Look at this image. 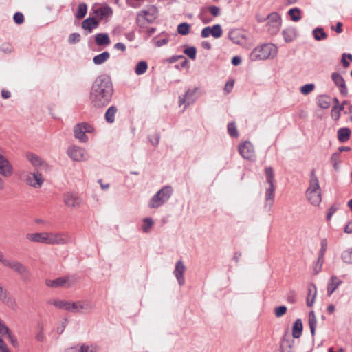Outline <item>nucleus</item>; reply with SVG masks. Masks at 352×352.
Instances as JSON below:
<instances>
[{"label": "nucleus", "instance_id": "obj_30", "mask_svg": "<svg viewBox=\"0 0 352 352\" xmlns=\"http://www.w3.org/2000/svg\"><path fill=\"white\" fill-rule=\"evenodd\" d=\"M341 283H342L341 280H340L336 276H332L331 277L330 280L328 283V285H327L328 295L331 296Z\"/></svg>", "mask_w": 352, "mask_h": 352}, {"label": "nucleus", "instance_id": "obj_16", "mask_svg": "<svg viewBox=\"0 0 352 352\" xmlns=\"http://www.w3.org/2000/svg\"><path fill=\"white\" fill-rule=\"evenodd\" d=\"M158 16V10L155 6H150L146 9L140 11L138 14V20L144 19L148 23H153Z\"/></svg>", "mask_w": 352, "mask_h": 352}, {"label": "nucleus", "instance_id": "obj_55", "mask_svg": "<svg viewBox=\"0 0 352 352\" xmlns=\"http://www.w3.org/2000/svg\"><path fill=\"white\" fill-rule=\"evenodd\" d=\"M80 41V35L78 33H72L68 36V42L70 44H75Z\"/></svg>", "mask_w": 352, "mask_h": 352}, {"label": "nucleus", "instance_id": "obj_38", "mask_svg": "<svg viewBox=\"0 0 352 352\" xmlns=\"http://www.w3.org/2000/svg\"><path fill=\"white\" fill-rule=\"evenodd\" d=\"M318 105L322 109H328L331 105V100L328 96H320L317 99Z\"/></svg>", "mask_w": 352, "mask_h": 352}, {"label": "nucleus", "instance_id": "obj_19", "mask_svg": "<svg viewBox=\"0 0 352 352\" xmlns=\"http://www.w3.org/2000/svg\"><path fill=\"white\" fill-rule=\"evenodd\" d=\"M186 270V267L182 260H179L176 262L175 269L173 271V274L175 276L178 284L180 286H182L185 283V278H184V272Z\"/></svg>", "mask_w": 352, "mask_h": 352}, {"label": "nucleus", "instance_id": "obj_26", "mask_svg": "<svg viewBox=\"0 0 352 352\" xmlns=\"http://www.w3.org/2000/svg\"><path fill=\"white\" fill-rule=\"evenodd\" d=\"M228 37L234 43L237 45H243L246 41L245 35L237 30L230 31Z\"/></svg>", "mask_w": 352, "mask_h": 352}, {"label": "nucleus", "instance_id": "obj_34", "mask_svg": "<svg viewBox=\"0 0 352 352\" xmlns=\"http://www.w3.org/2000/svg\"><path fill=\"white\" fill-rule=\"evenodd\" d=\"M302 320L300 319L296 320L292 329V336L298 338L302 334Z\"/></svg>", "mask_w": 352, "mask_h": 352}, {"label": "nucleus", "instance_id": "obj_42", "mask_svg": "<svg viewBox=\"0 0 352 352\" xmlns=\"http://www.w3.org/2000/svg\"><path fill=\"white\" fill-rule=\"evenodd\" d=\"M148 69V64L145 60L138 62L135 68V73L137 75L144 74Z\"/></svg>", "mask_w": 352, "mask_h": 352}, {"label": "nucleus", "instance_id": "obj_15", "mask_svg": "<svg viewBox=\"0 0 352 352\" xmlns=\"http://www.w3.org/2000/svg\"><path fill=\"white\" fill-rule=\"evenodd\" d=\"M94 309V305L91 301H77L72 302L71 312L88 314L91 312Z\"/></svg>", "mask_w": 352, "mask_h": 352}, {"label": "nucleus", "instance_id": "obj_62", "mask_svg": "<svg viewBox=\"0 0 352 352\" xmlns=\"http://www.w3.org/2000/svg\"><path fill=\"white\" fill-rule=\"evenodd\" d=\"M208 10L210 11L211 14L214 16H218L220 15V13H221L220 8L215 6H210L208 8Z\"/></svg>", "mask_w": 352, "mask_h": 352}, {"label": "nucleus", "instance_id": "obj_37", "mask_svg": "<svg viewBox=\"0 0 352 352\" xmlns=\"http://www.w3.org/2000/svg\"><path fill=\"white\" fill-rule=\"evenodd\" d=\"M154 220L151 217L142 219V230L144 233H149L154 226Z\"/></svg>", "mask_w": 352, "mask_h": 352}, {"label": "nucleus", "instance_id": "obj_2", "mask_svg": "<svg viewBox=\"0 0 352 352\" xmlns=\"http://www.w3.org/2000/svg\"><path fill=\"white\" fill-rule=\"evenodd\" d=\"M305 195L311 205L318 206L320 204L322 201V190L314 170H312L311 173L309 187L305 192Z\"/></svg>", "mask_w": 352, "mask_h": 352}, {"label": "nucleus", "instance_id": "obj_53", "mask_svg": "<svg viewBox=\"0 0 352 352\" xmlns=\"http://www.w3.org/2000/svg\"><path fill=\"white\" fill-rule=\"evenodd\" d=\"M184 52L192 60L195 59L197 50L195 47H188L184 50Z\"/></svg>", "mask_w": 352, "mask_h": 352}, {"label": "nucleus", "instance_id": "obj_61", "mask_svg": "<svg viewBox=\"0 0 352 352\" xmlns=\"http://www.w3.org/2000/svg\"><path fill=\"white\" fill-rule=\"evenodd\" d=\"M331 116L334 120H338L340 117V112L338 110L337 106H333L331 111Z\"/></svg>", "mask_w": 352, "mask_h": 352}, {"label": "nucleus", "instance_id": "obj_29", "mask_svg": "<svg viewBox=\"0 0 352 352\" xmlns=\"http://www.w3.org/2000/svg\"><path fill=\"white\" fill-rule=\"evenodd\" d=\"M96 43L98 46H105L110 44L111 41L107 33H98L95 36Z\"/></svg>", "mask_w": 352, "mask_h": 352}, {"label": "nucleus", "instance_id": "obj_12", "mask_svg": "<svg viewBox=\"0 0 352 352\" xmlns=\"http://www.w3.org/2000/svg\"><path fill=\"white\" fill-rule=\"evenodd\" d=\"M239 152L241 157L250 161H254L256 159L255 151L253 144L249 142L245 141L239 145Z\"/></svg>", "mask_w": 352, "mask_h": 352}, {"label": "nucleus", "instance_id": "obj_48", "mask_svg": "<svg viewBox=\"0 0 352 352\" xmlns=\"http://www.w3.org/2000/svg\"><path fill=\"white\" fill-rule=\"evenodd\" d=\"M228 132L232 138H236L239 136L238 130L234 122H230L228 124Z\"/></svg>", "mask_w": 352, "mask_h": 352}, {"label": "nucleus", "instance_id": "obj_23", "mask_svg": "<svg viewBox=\"0 0 352 352\" xmlns=\"http://www.w3.org/2000/svg\"><path fill=\"white\" fill-rule=\"evenodd\" d=\"M275 190V184H269V187L266 188L265 194V202L264 208L267 210H270L273 205Z\"/></svg>", "mask_w": 352, "mask_h": 352}, {"label": "nucleus", "instance_id": "obj_36", "mask_svg": "<svg viewBox=\"0 0 352 352\" xmlns=\"http://www.w3.org/2000/svg\"><path fill=\"white\" fill-rule=\"evenodd\" d=\"M110 57V54L107 52H103L93 58V62L95 65H99L106 62Z\"/></svg>", "mask_w": 352, "mask_h": 352}, {"label": "nucleus", "instance_id": "obj_64", "mask_svg": "<svg viewBox=\"0 0 352 352\" xmlns=\"http://www.w3.org/2000/svg\"><path fill=\"white\" fill-rule=\"evenodd\" d=\"M68 323L67 319H64L61 323L59 324V326L56 329V331L58 334H62L65 330V327L67 326Z\"/></svg>", "mask_w": 352, "mask_h": 352}, {"label": "nucleus", "instance_id": "obj_45", "mask_svg": "<svg viewBox=\"0 0 352 352\" xmlns=\"http://www.w3.org/2000/svg\"><path fill=\"white\" fill-rule=\"evenodd\" d=\"M265 174H266V182L268 184H274V175L273 168L270 166L267 167L265 168Z\"/></svg>", "mask_w": 352, "mask_h": 352}, {"label": "nucleus", "instance_id": "obj_9", "mask_svg": "<svg viewBox=\"0 0 352 352\" xmlns=\"http://www.w3.org/2000/svg\"><path fill=\"white\" fill-rule=\"evenodd\" d=\"M67 154L74 162H86L89 160V154L87 151L80 146L72 145L68 147Z\"/></svg>", "mask_w": 352, "mask_h": 352}, {"label": "nucleus", "instance_id": "obj_13", "mask_svg": "<svg viewBox=\"0 0 352 352\" xmlns=\"http://www.w3.org/2000/svg\"><path fill=\"white\" fill-rule=\"evenodd\" d=\"M198 87H195L192 89H188L183 96L179 97V106L184 104L183 111H184L188 106L195 102L197 99V97L195 96Z\"/></svg>", "mask_w": 352, "mask_h": 352}, {"label": "nucleus", "instance_id": "obj_43", "mask_svg": "<svg viewBox=\"0 0 352 352\" xmlns=\"http://www.w3.org/2000/svg\"><path fill=\"white\" fill-rule=\"evenodd\" d=\"M190 25L188 23H182L177 26V32L183 36H186L190 33Z\"/></svg>", "mask_w": 352, "mask_h": 352}, {"label": "nucleus", "instance_id": "obj_17", "mask_svg": "<svg viewBox=\"0 0 352 352\" xmlns=\"http://www.w3.org/2000/svg\"><path fill=\"white\" fill-rule=\"evenodd\" d=\"M14 173V168L9 160L0 153V175L3 177H10Z\"/></svg>", "mask_w": 352, "mask_h": 352}, {"label": "nucleus", "instance_id": "obj_27", "mask_svg": "<svg viewBox=\"0 0 352 352\" xmlns=\"http://www.w3.org/2000/svg\"><path fill=\"white\" fill-rule=\"evenodd\" d=\"M317 294V288L315 284L311 283L308 285V294L307 296V305L312 307L315 302L316 296Z\"/></svg>", "mask_w": 352, "mask_h": 352}, {"label": "nucleus", "instance_id": "obj_51", "mask_svg": "<svg viewBox=\"0 0 352 352\" xmlns=\"http://www.w3.org/2000/svg\"><path fill=\"white\" fill-rule=\"evenodd\" d=\"M327 240L326 239H322L320 242V250L319 252L318 258L323 259L324 254L327 249Z\"/></svg>", "mask_w": 352, "mask_h": 352}, {"label": "nucleus", "instance_id": "obj_28", "mask_svg": "<svg viewBox=\"0 0 352 352\" xmlns=\"http://www.w3.org/2000/svg\"><path fill=\"white\" fill-rule=\"evenodd\" d=\"M98 25V21H96L94 18L89 17L84 20L82 23V28L88 31L89 33L91 32V31L96 28Z\"/></svg>", "mask_w": 352, "mask_h": 352}, {"label": "nucleus", "instance_id": "obj_11", "mask_svg": "<svg viewBox=\"0 0 352 352\" xmlns=\"http://www.w3.org/2000/svg\"><path fill=\"white\" fill-rule=\"evenodd\" d=\"M74 283L75 278L74 276H63L54 280L47 279L45 280L46 285L52 288L59 287H70L74 284Z\"/></svg>", "mask_w": 352, "mask_h": 352}, {"label": "nucleus", "instance_id": "obj_33", "mask_svg": "<svg viewBox=\"0 0 352 352\" xmlns=\"http://www.w3.org/2000/svg\"><path fill=\"white\" fill-rule=\"evenodd\" d=\"M118 111L116 106L109 107L104 114V118L108 123H113L115 121V116Z\"/></svg>", "mask_w": 352, "mask_h": 352}, {"label": "nucleus", "instance_id": "obj_54", "mask_svg": "<svg viewBox=\"0 0 352 352\" xmlns=\"http://www.w3.org/2000/svg\"><path fill=\"white\" fill-rule=\"evenodd\" d=\"M294 340L292 338H287L285 337L283 338L282 344H281V349H287L289 348L292 349L293 345H294Z\"/></svg>", "mask_w": 352, "mask_h": 352}, {"label": "nucleus", "instance_id": "obj_46", "mask_svg": "<svg viewBox=\"0 0 352 352\" xmlns=\"http://www.w3.org/2000/svg\"><path fill=\"white\" fill-rule=\"evenodd\" d=\"M87 12V6L85 3H80L78 6L76 16L78 19L83 18Z\"/></svg>", "mask_w": 352, "mask_h": 352}, {"label": "nucleus", "instance_id": "obj_18", "mask_svg": "<svg viewBox=\"0 0 352 352\" xmlns=\"http://www.w3.org/2000/svg\"><path fill=\"white\" fill-rule=\"evenodd\" d=\"M331 79L334 84L339 88L340 93L342 96H346L348 95V88L342 76L338 72H333L331 74Z\"/></svg>", "mask_w": 352, "mask_h": 352}, {"label": "nucleus", "instance_id": "obj_35", "mask_svg": "<svg viewBox=\"0 0 352 352\" xmlns=\"http://www.w3.org/2000/svg\"><path fill=\"white\" fill-rule=\"evenodd\" d=\"M52 304L58 309H64L68 311H72V302L54 300L52 302Z\"/></svg>", "mask_w": 352, "mask_h": 352}, {"label": "nucleus", "instance_id": "obj_24", "mask_svg": "<svg viewBox=\"0 0 352 352\" xmlns=\"http://www.w3.org/2000/svg\"><path fill=\"white\" fill-rule=\"evenodd\" d=\"M10 330L9 327L0 319V352H11L2 338L9 333Z\"/></svg>", "mask_w": 352, "mask_h": 352}, {"label": "nucleus", "instance_id": "obj_57", "mask_svg": "<svg viewBox=\"0 0 352 352\" xmlns=\"http://www.w3.org/2000/svg\"><path fill=\"white\" fill-rule=\"evenodd\" d=\"M324 259L318 258L316 265L314 267V272L315 274H318L322 270Z\"/></svg>", "mask_w": 352, "mask_h": 352}, {"label": "nucleus", "instance_id": "obj_52", "mask_svg": "<svg viewBox=\"0 0 352 352\" xmlns=\"http://www.w3.org/2000/svg\"><path fill=\"white\" fill-rule=\"evenodd\" d=\"M78 352H96L97 346L94 345L82 344L78 349Z\"/></svg>", "mask_w": 352, "mask_h": 352}, {"label": "nucleus", "instance_id": "obj_4", "mask_svg": "<svg viewBox=\"0 0 352 352\" xmlns=\"http://www.w3.org/2000/svg\"><path fill=\"white\" fill-rule=\"evenodd\" d=\"M173 192L172 186H164L151 198L148 203V208L153 209L161 207L170 199Z\"/></svg>", "mask_w": 352, "mask_h": 352}, {"label": "nucleus", "instance_id": "obj_63", "mask_svg": "<svg viewBox=\"0 0 352 352\" xmlns=\"http://www.w3.org/2000/svg\"><path fill=\"white\" fill-rule=\"evenodd\" d=\"M287 302L289 303H295L296 302V295L294 291H290L287 296Z\"/></svg>", "mask_w": 352, "mask_h": 352}, {"label": "nucleus", "instance_id": "obj_7", "mask_svg": "<svg viewBox=\"0 0 352 352\" xmlns=\"http://www.w3.org/2000/svg\"><path fill=\"white\" fill-rule=\"evenodd\" d=\"M71 242V237L64 232H47V245H64Z\"/></svg>", "mask_w": 352, "mask_h": 352}, {"label": "nucleus", "instance_id": "obj_8", "mask_svg": "<svg viewBox=\"0 0 352 352\" xmlns=\"http://www.w3.org/2000/svg\"><path fill=\"white\" fill-rule=\"evenodd\" d=\"M41 170H34L24 174L23 181L29 186L34 188H40L44 183L45 179Z\"/></svg>", "mask_w": 352, "mask_h": 352}, {"label": "nucleus", "instance_id": "obj_6", "mask_svg": "<svg viewBox=\"0 0 352 352\" xmlns=\"http://www.w3.org/2000/svg\"><path fill=\"white\" fill-rule=\"evenodd\" d=\"M0 263L6 267H8L22 276H29L30 273L28 267L21 262L12 259L6 258L4 254L0 258Z\"/></svg>", "mask_w": 352, "mask_h": 352}, {"label": "nucleus", "instance_id": "obj_1", "mask_svg": "<svg viewBox=\"0 0 352 352\" xmlns=\"http://www.w3.org/2000/svg\"><path fill=\"white\" fill-rule=\"evenodd\" d=\"M113 94V87L111 78L102 75L96 78L89 93V100L96 108H102L109 104Z\"/></svg>", "mask_w": 352, "mask_h": 352}, {"label": "nucleus", "instance_id": "obj_14", "mask_svg": "<svg viewBox=\"0 0 352 352\" xmlns=\"http://www.w3.org/2000/svg\"><path fill=\"white\" fill-rule=\"evenodd\" d=\"M26 158L34 167V170H39L41 171H47L49 170L47 164L38 155L32 153H28L26 154Z\"/></svg>", "mask_w": 352, "mask_h": 352}, {"label": "nucleus", "instance_id": "obj_49", "mask_svg": "<svg viewBox=\"0 0 352 352\" xmlns=\"http://www.w3.org/2000/svg\"><path fill=\"white\" fill-rule=\"evenodd\" d=\"M315 89V85L314 83H308L302 86L300 89V93L303 95H308Z\"/></svg>", "mask_w": 352, "mask_h": 352}, {"label": "nucleus", "instance_id": "obj_10", "mask_svg": "<svg viewBox=\"0 0 352 352\" xmlns=\"http://www.w3.org/2000/svg\"><path fill=\"white\" fill-rule=\"evenodd\" d=\"M267 32L272 35L276 34L281 26V17L277 12H272L267 15Z\"/></svg>", "mask_w": 352, "mask_h": 352}, {"label": "nucleus", "instance_id": "obj_32", "mask_svg": "<svg viewBox=\"0 0 352 352\" xmlns=\"http://www.w3.org/2000/svg\"><path fill=\"white\" fill-rule=\"evenodd\" d=\"M351 135V130L348 127L340 128L338 131V139L340 142H346Z\"/></svg>", "mask_w": 352, "mask_h": 352}, {"label": "nucleus", "instance_id": "obj_40", "mask_svg": "<svg viewBox=\"0 0 352 352\" xmlns=\"http://www.w3.org/2000/svg\"><path fill=\"white\" fill-rule=\"evenodd\" d=\"M317 320L314 311H311L309 313V325L312 336L315 334V330L316 327Z\"/></svg>", "mask_w": 352, "mask_h": 352}, {"label": "nucleus", "instance_id": "obj_31", "mask_svg": "<svg viewBox=\"0 0 352 352\" xmlns=\"http://www.w3.org/2000/svg\"><path fill=\"white\" fill-rule=\"evenodd\" d=\"M282 34L284 37L285 41L289 43L296 38V32L293 28H287L283 30Z\"/></svg>", "mask_w": 352, "mask_h": 352}, {"label": "nucleus", "instance_id": "obj_58", "mask_svg": "<svg viewBox=\"0 0 352 352\" xmlns=\"http://www.w3.org/2000/svg\"><path fill=\"white\" fill-rule=\"evenodd\" d=\"M0 50L5 54H10L13 51V47L9 43H4L1 45Z\"/></svg>", "mask_w": 352, "mask_h": 352}, {"label": "nucleus", "instance_id": "obj_22", "mask_svg": "<svg viewBox=\"0 0 352 352\" xmlns=\"http://www.w3.org/2000/svg\"><path fill=\"white\" fill-rule=\"evenodd\" d=\"M94 14L100 20L109 18L113 14L112 8L107 4L104 3L96 8H94Z\"/></svg>", "mask_w": 352, "mask_h": 352}, {"label": "nucleus", "instance_id": "obj_20", "mask_svg": "<svg viewBox=\"0 0 352 352\" xmlns=\"http://www.w3.org/2000/svg\"><path fill=\"white\" fill-rule=\"evenodd\" d=\"M64 204L69 208H78L81 204V199L75 193L66 192L63 195Z\"/></svg>", "mask_w": 352, "mask_h": 352}, {"label": "nucleus", "instance_id": "obj_41", "mask_svg": "<svg viewBox=\"0 0 352 352\" xmlns=\"http://www.w3.org/2000/svg\"><path fill=\"white\" fill-rule=\"evenodd\" d=\"M341 259L346 264H352V248L344 250L341 253Z\"/></svg>", "mask_w": 352, "mask_h": 352}, {"label": "nucleus", "instance_id": "obj_25", "mask_svg": "<svg viewBox=\"0 0 352 352\" xmlns=\"http://www.w3.org/2000/svg\"><path fill=\"white\" fill-rule=\"evenodd\" d=\"M25 238L31 242L46 244L47 232L28 233Z\"/></svg>", "mask_w": 352, "mask_h": 352}, {"label": "nucleus", "instance_id": "obj_21", "mask_svg": "<svg viewBox=\"0 0 352 352\" xmlns=\"http://www.w3.org/2000/svg\"><path fill=\"white\" fill-rule=\"evenodd\" d=\"M0 302H3L6 305H7L8 307H10L11 309H14L16 306V301L15 300L9 296L8 291L3 287L2 284L0 283Z\"/></svg>", "mask_w": 352, "mask_h": 352}, {"label": "nucleus", "instance_id": "obj_60", "mask_svg": "<svg viewBox=\"0 0 352 352\" xmlns=\"http://www.w3.org/2000/svg\"><path fill=\"white\" fill-rule=\"evenodd\" d=\"M14 21L16 24H21L24 21V16L21 12H16L14 14Z\"/></svg>", "mask_w": 352, "mask_h": 352}, {"label": "nucleus", "instance_id": "obj_47", "mask_svg": "<svg viewBox=\"0 0 352 352\" xmlns=\"http://www.w3.org/2000/svg\"><path fill=\"white\" fill-rule=\"evenodd\" d=\"M331 162L333 164V166L336 170H338L340 168L339 164L340 162V153H334L331 155Z\"/></svg>", "mask_w": 352, "mask_h": 352}, {"label": "nucleus", "instance_id": "obj_59", "mask_svg": "<svg viewBox=\"0 0 352 352\" xmlns=\"http://www.w3.org/2000/svg\"><path fill=\"white\" fill-rule=\"evenodd\" d=\"M148 139L152 145L157 146L160 142V135L158 133H155L153 135L149 136Z\"/></svg>", "mask_w": 352, "mask_h": 352}, {"label": "nucleus", "instance_id": "obj_39", "mask_svg": "<svg viewBox=\"0 0 352 352\" xmlns=\"http://www.w3.org/2000/svg\"><path fill=\"white\" fill-rule=\"evenodd\" d=\"M313 36L316 41H322L327 37V34L322 28H316L312 32Z\"/></svg>", "mask_w": 352, "mask_h": 352}, {"label": "nucleus", "instance_id": "obj_56", "mask_svg": "<svg viewBox=\"0 0 352 352\" xmlns=\"http://www.w3.org/2000/svg\"><path fill=\"white\" fill-rule=\"evenodd\" d=\"M287 311V307L284 305L276 307L274 309L275 316L278 318L283 316Z\"/></svg>", "mask_w": 352, "mask_h": 352}, {"label": "nucleus", "instance_id": "obj_3", "mask_svg": "<svg viewBox=\"0 0 352 352\" xmlns=\"http://www.w3.org/2000/svg\"><path fill=\"white\" fill-rule=\"evenodd\" d=\"M278 53V47L272 43H265L255 47L250 54L252 61L274 58Z\"/></svg>", "mask_w": 352, "mask_h": 352}, {"label": "nucleus", "instance_id": "obj_50", "mask_svg": "<svg viewBox=\"0 0 352 352\" xmlns=\"http://www.w3.org/2000/svg\"><path fill=\"white\" fill-rule=\"evenodd\" d=\"M211 35L216 38L221 36L222 29L219 24H216L211 27Z\"/></svg>", "mask_w": 352, "mask_h": 352}, {"label": "nucleus", "instance_id": "obj_5", "mask_svg": "<svg viewBox=\"0 0 352 352\" xmlns=\"http://www.w3.org/2000/svg\"><path fill=\"white\" fill-rule=\"evenodd\" d=\"M74 135L81 143H87L89 138L86 133H94L95 132L94 126L86 122L76 124L73 129Z\"/></svg>", "mask_w": 352, "mask_h": 352}, {"label": "nucleus", "instance_id": "obj_44", "mask_svg": "<svg viewBox=\"0 0 352 352\" xmlns=\"http://www.w3.org/2000/svg\"><path fill=\"white\" fill-rule=\"evenodd\" d=\"M288 14L293 21H298L301 19L300 10L297 8H292L289 10Z\"/></svg>", "mask_w": 352, "mask_h": 352}]
</instances>
